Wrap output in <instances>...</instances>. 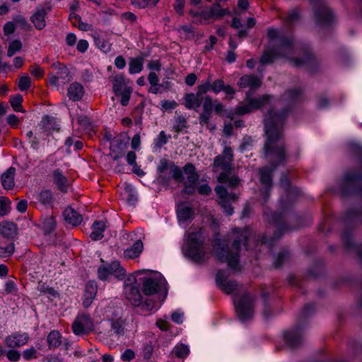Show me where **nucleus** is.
<instances>
[{
    "instance_id": "obj_3",
    "label": "nucleus",
    "mask_w": 362,
    "mask_h": 362,
    "mask_svg": "<svg viewBox=\"0 0 362 362\" xmlns=\"http://www.w3.org/2000/svg\"><path fill=\"white\" fill-rule=\"evenodd\" d=\"M252 233L245 228H235L228 234L226 240L216 239L214 249L216 255L221 262H227L233 269H238L240 246L244 244L247 250L250 249L249 240Z\"/></svg>"
},
{
    "instance_id": "obj_9",
    "label": "nucleus",
    "mask_w": 362,
    "mask_h": 362,
    "mask_svg": "<svg viewBox=\"0 0 362 362\" xmlns=\"http://www.w3.org/2000/svg\"><path fill=\"white\" fill-rule=\"evenodd\" d=\"M310 1L313 2L316 1V4L313 8L316 23L320 26H328L331 25L334 20V16L325 3L322 0Z\"/></svg>"
},
{
    "instance_id": "obj_63",
    "label": "nucleus",
    "mask_w": 362,
    "mask_h": 362,
    "mask_svg": "<svg viewBox=\"0 0 362 362\" xmlns=\"http://www.w3.org/2000/svg\"><path fill=\"white\" fill-rule=\"evenodd\" d=\"M95 43L103 52H107L110 49V45L107 42L102 40L100 38H95Z\"/></svg>"
},
{
    "instance_id": "obj_20",
    "label": "nucleus",
    "mask_w": 362,
    "mask_h": 362,
    "mask_svg": "<svg viewBox=\"0 0 362 362\" xmlns=\"http://www.w3.org/2000/svg\"><path fill=\"white\" fill-rule=\"evenodd\" d=\"M107 228V221L103 219L95 221L92 224V240H100L104 237V233Z\"/></svg>"
},
{
    "instance_id": "obj_15",
    "label": "nucleus",
    "mask_w": 362,
    "mask_h": 362,
    "mask_svg": "<svg viewBox=\"0 0 362 362\" xmlns=\"http://www.w3.org/2000/svg\"><path fill=\"white\" fill-rule=\"evenodd\" d=\"M29 336L25 332H16L7 336L4 342L8 347L17 348L26 344L29 341Z\"/></svg>"
},
{
    "instance_id": "obj_56",
    "label": "nucleus",
    "mask_w": 362,
    "mask_h": 362,
    "mask_svg": "<svg viewBox=\"0 0 362 362\" xmlns=\"http://www.w3.org/2000/svg\"><path fill=\"white\" fill-rule=\"evenodd\" d=\"M52 199V195L49 190H42L38 195V200L43 204L51 203Z\"/></svg>"
},
{
    "instance_id": "obj_16",
    "label": "nucleus",
    "mask_w": 362,
    "mask_h": 362,
    "mask_svg": "<svg viewBox=\"0 0 362 362\" xmlns=\"http://www.w3.org/2000/svg\"><path fill=\"white\" fill-rule=\"evenodd\" d=\"M127 148V142L124 141L122 135L115 136L110 146V155L115 160L123 156Z\"/></svg>"
},
{
    "instance_id": "obj_27",
    "label": "nucleus",
    "mask_w": 362,
    "mask_h": 362,
    "mask_svg": "<svg viewBox=\"0 0 362 362\" xmlns=\"http://www.w3.org/2000/svg\"><path fill=\"white\" fill-rule=\"evenodd\" d=\"M144 249L141 240H136L132 247L124 252V256L127 259H134L139 256Z\"/></svg>"
},
{
    "instance_id": "obj_35",
    "label": "nucleus",
    "mask_w": 362,
    "mask_h": 362,
    "mask_svg": "<svg viewBox=\"0 0 362 362\" xmlns=\"http://www.w3.org/2000/svg\"><path fill=\"white\" fill-rule=\"evenodd\" d=\"M194 212L191 207L180 204L177 208V217L179 220L185 221L192 218Z\"/></svg>"
},
{
    "instance_id": "obj_41",
    "label": "nucleus",
    "mask_w": 362,
    "mask_h": 362,
    "mask_svg": "<svg viewBox=\"0 0 362 362\" xmlns=\"http://www.w3.org/2000/svg\"><path fill=\"white\" fill-rule=\"evenodd\" d=\"M282 230H283L282 226L278 227L276 228V230H275L274 235L272 237H271V236L269 237V236H267V235H264L260 240L261 243L264 244V245L268 244L269 245H271L274 241L280 238V237L282 234V233H281Z\"/></svg>"
},
{
    "instance_id": "obj_43",
    "label": "nucleus",
    "mask_w": 362,
    "mask_h": 362,
    "mask_svg": "<svg viewBox=\"0 0 362 362\" xmlns=\"http://www.w3.org/2000/svg\"><path fill=\"white\" fill-rule=\"evenodd\" d=\"M186 128H187V119L182 115L176 117L175 124L173 127V130L177 133H179Z\"/></svg>"
},
{
    "instance_id": "obj_50",
    "label": "nucleus",
    "mask_w": 362,
    "mask_h": 362,
    "mask_svg": "<svg viewBox=\"0 0 362 362\" xmlns=\"http://www.w3.org/2000/svg\"><path fill=\"white\" fill-rule=\"evenodd\" d=\"M226 293L230 294L238 288V284L235 281L230 280L225 281L219 286Z\"/></svg>"
},
{
    "instance_id": "obj_34",
    "label": "nucleus",
    "mask_w": 362,
    "mask_h": 362,
    "mask_svg": "<svg viewBox=\"0 0 362 362\" xmlns=\"http://www.w3.org/2000/svg\"><path fill=\"white\" fill-rule=\"evenodd\" d=\"M341 238L344 246L348 249L354 248L357 255L362 259V245H355L351 238L350 234L347 231L344 232Z\"/></svg>"
},
{
    "instance_id": "obj_39",
    "label": "nucleus",
    "mask_w": 362,
    "mask_h": 362,
    "mask_svg": "<svg viewBox=\"0 0 362 362\" xmlns=\"http://www.w3.org/2000/svg\"><path fill=\"white\" fill-rule=\"evenodd\" d=\"M69 20L74 26L77 27L81 30L87 31L90 29L89 24L83 23L79 16L71 13L69 16Z\"/></svg>"
},
{
    "instance_id": "obj_23",
    "label": "nucleus",
    "mask_w": 362,
    "mask_h": 362,
    "mask_svg": "<svg viewBox=\"0 0 362 362\" xmlns=\"http://www.w3.org/2000/svg\"><path fill=\"white\" fill-rule=\"evenodd\" d=\"M111 331L117 337L123 336L126 331V320L122 317H112L110 320Z\"/></svg>"
},
{
    "instance_id": "obj_32",
    "label": "nucleus",
    "mask_w": 362,
    "mask_h": 362,
    "mask_svg": "<svg viewBox=\"0 0 362 362\" xmlns=\"http://www.w3.org/2000/svg\"><path fill=\"white\" fill-rule=\"evenodd\" d=\"M47 342L49 349L59 347L62 344V335L57 330L50 332L47 337Z\"/></svg>"
},
{
    "instance_id": "obj_13",
    "label": "nucleus",
    "mask_w": 362,
    "mask_h": 362,
    "mask_svg": "<svg viewBox=\"0 0 362 362\" xmlns=\"http://www.w3.org/2000/svg\"><path fill=\"white\" fill-rule=\"evenodd\" d=\"M190 13L194 16H199L204 20L209 18L219 19L229 14L227 8H223L218 2L214 3L209 8V11H204L200 13H194L192 11Z\"/></svg>"
},
{
    "instance_id": "obj_1",
    "label": "nucleus",
    "mask_w": 362,
    "mask_h": 362,
    "mask_svg": "<svg viewBox=\"0 0 362 362\" xmlns=\"http://www.w3.org/2000/svg\"><path fill=\"white\" fill-rule=\"evenodd\" d=\"M288 115V110L286 108L281 110L271 109L264 119L265 141L262 151L264 158L269 161V165L259 168L257 174L265 202L273 187L274 173L279 165L286 162L288 156L284 134Z\"/></svg>"
},
{
    "instance_id": "obj_33",
    "label": "nucleus",
    "mask_w": 362,
    "mask_h": 362,
    "mask_svg": "<svg viewBox=\"0 0 362 362\" xmlns=\"http://www.w3.org/2000/svg\"><path fill=\"white\" fill-rule=\"evenodd\" d=\"M271 96L268 95H264L259 98H250L249 97V93L247 94V100L251 106L252 110H256L260 108L262 106L265 105L269 102Z\"/></svg>"
},
{
    "instance_id": "obj_64",
    "label": "nucleus",
    "mask_w": 362,
    "mask_h": 362,
    "mask_svg": "<svg viewBox=\"0 0 362 362\" xmlns=\"http://www.w3.org/2000/svg\"><path fill=\"white\" fill-rule=\"evenodd\" d=\"M110 274L109 265L107 267L100 266L98 269V276L100 280L107 279Z\"/></svg>"
},
{
    "instance_id": "obj_45",
    "label": "nucleus",
    "mask_w": 362,
    "mask_h": 362,
    "mask_svg": "<svg viewBox=\"0 0 362 362\" xmlns=\"http://www.w3.org/2000/svg\"><path fill=\"white\" fill-rule=\"evenodd\" d=\"M299 19V14L297 9H292L290 11L286 16L284 18V23L286 26L290 27L293 23L298 21Z\"/></svg>"
},
{
    "instance_id": "obj_61",
    "label": "nucleus",
    "mask_w": 362,
    "mask_h": 362,
    "mask_svg": "<svg viewBox=\"0 0 362 362\" xmlns=\"http://www.w3.org/2000/svg\"><path fill=\"white\" fill-rule=\"evenodd\" d=\"M143 312L149 313L155 307V301L152 299H146L144 303L141 302L139 305Z\"/></svg>"
},
{
    "instance_id": "obj_7",
    "label": "nucleus",
    "mask_w": 362,
    "mask_h": 362,
    "mask_svg": "<svg viewBox=\"0 0 362 362\" xmlns=\"http://www.w3.org/2000/svg\"><path fill=\"white\" fill-rule=\"evenodd\" d=\"M233 151L230 147H225L222 154L217 156L214 161V170L218 169L222 172L218 175L217 180L220 183H226L232 170Z\"/></svg>"
},
{
    "instance_id": "obj_47",
    "label": "nucleus",
    "mask_w": 362,
    "mask_h": 362,
    "mask_svg": "<svg viewBox=\"0 0 362 362\" xmlns=\"http://www.w3.org/2000/svg\"><path fill=\"white\" fill-rule=\"evenodd\" d=\"M23 102V97L21 95H12L10 98L11 105L16 112H23L21 104Z\"/></svg>"
},
{
    "instance_id": "obj_11",
    "label": "nucleus",
    "mask_w": 362,
    "mask_h": 362,
    "mask_svg": "<svg viewBox=\"0 0 362 362\" xmlns=\"http://www.w3.org/2000/svg\"><path fill=\"white\" fill-rule=\"evenodd\" d=\"M214 191L218 196V204L223 208V211L228 216L232 215L233 214V208L231 206V203L237 201V195L233 193H229L227 189L221 185L216 186Z\"/></svg>"
},
{
    "instance_id": "obj_52",
    "label": "nucleus",
    "mask_w": 362,
    "mask_h": 362,
    "mask_svg": "<svg viewBox=\"0 0 362 362\" xmlns=\"http://www.w3.org/2000/svg\"><path fill=\"white\" fill-rule=\"evenodd\" d=\"M31 85V79L28 75H23L20 77L18 86L21 91L28 90Z\"/></svg>"
},
{
    "instance_id": "obj_48",
    "label": "nucleus",
    "mask_w": 362,
    "mask_h": 362,
    "mask_svg": "<svg viewBox=\"0 0 362 362\" xmlns=\"http://www.w3.org/2000/svg\"><path fill=\"white\" fill-rule=\"evenodd\" d=\"M22 42L19 40L12 41L8 45L7 56L9 57L13 56L16 52H19L22 49Z\"/></svg>"
},
{
    "instance_id": "obj_4",
    "label": "nucleus",
    "mask_w": 362,
    "mask_h": 362,
    "mask_svg": "<svg viewBox=\"0 0 362 362\" xmlns=\"http://www.w3.org/2000/svg\"><path fill=\"white\" fill-rule=\"evenodd\" d=\"M206 93L207 87L199 84L196 93H186L183 98V104L188 110H197L203 104V110L199 116V122L202 126L209 124L213 111V99L209 95H204Z\"/></svg>"
},
{
    "instance_id": "obj_38",
    "label": "nucleus",
    "mask_w": 362,
    "mask_h": 362,
    "mask_svg": "<svg viewBox=\"0 0 362 362\" xmlns=\"http://www.w3.org/2000/svg\"><path fill=\"white\" fill-rule=\"evenodd\" d=\"M16 228L14 223L3 222L0 223V233L4 237H11L15 234Z\"/></svg>"
},
{
    "instance_id": "obj_18",
    "label": "nucleus",
    "mask_w": 362,
    "mask_h": 362,
    "mask_svg": "<svg viewBox=\"0 0 362 362\" xmlns=\"http://www.w3.org/2000/svg\"><path fill=\"white\" fill-rule=\"evenodd\" d=\"M238 85L240 88L256 90L261 86L262 80L254 74H245L240 78Z\"/></svg>"
},
{
    "instance_id": "obj_21",
    "label": "nucleus",
    "mask_w": 362,
    "mask_h": 362,
    "mask_svg": "<svg viewBox=\"0 0 362 362\" xmlns=\"http://www.w3.org/2000/svg\"><path fill=\"white\" fill-rule=\"evenodd\" d=\"M90 323V318L88 315H78L72 325V330L75 334L79 335L84 332L86 328H88Z\"/></svg>"
},
{
    "instance_id": "obj_54",
    "label": "nucleus",
    "mask_w": 362,
    "mask_h": 362,
    "mask_svg": "<svg viewBox=\"0 0 362 362\" xmlns=\"http://www.w3.org/2000/svg\"><path fill=\"white\" fill-rule=\"evenodd\" d=\"M57 75L61 83H66L71 80L69 71L66 67L60 68Z\"/></svg>"
},
{
    "instance_id": "obj_53",
    "label": "nucleus",
    "mask_w": 362,
    "mask_h": 362,
    "mask_svg": "<svg viewBox=\"0 0 362 362\" xmlns=\"http://www.w3.org/2000/svg\"><path fill=\"white\" fill-rule=\"evenodd\" d=\"M10 201L6 197H0V216H3L6 215L10 209Z\"/></svg>"
},
{
    "instance_id": "obj_26",
    "label": "nucleus",
    "mask_w": 362,
    "mask_h": 362,
    "mask_svg": "<svg viewBox=\"0 0 362 362\" xmlns=\"http://www.w3.org/2000/svg\"><path fill=\"white\" fill-rule=\"evenodd\" d=\"M183 173L187 175V182L185 184L197 185L199 175L196 172L195 166L192 163H187L183 167Z\"/></svg>"
},
{
    "instance_id": "obj_29",
    "label": "nucleus",
    "mask_w": 362,
    "mask_h": 362,
    "mask_svg": "<svg viewBox=\"0 0 362 362\" xmlns=\"http://www.w3.org/2000/svg\"><path fill=\"white\" fill-rule=\"evenodd\" d=\"M112 83L113 92L115 95H119V93L123 91L125 88H130L125 83V79L123 74H117L112 79Z\"/></svg>"
},
{
    "instance_id": "obj_40",
    "label": "nucleus",
    "mask_w": 362,
    "mask_h": 362,
    "mask_svg": "<svg viewBox=\"0 0 362 362\" xmlns=\"http://www.w3.org/2000/svg\"><path fill=\"white\" fill-rule=\"evenodd\" d=\"M42 125L48 130L59 129V124H58L56 118L50 116H45L42 119Z\"/></svg>"
},
{
    "instance_id": "obj_12",
    "label": "nucleus",
    "mask_w": 362,
    "mask_h": 362,
    "mask_svg": "<svg viewBox=\"0 0 362 362\" xmlns=\"http://www.w3.org/2000/svg\"><path fill=\"white\" fill-rule=\"evenodd\" d=\"M165 281L162 277L143 279L142 290L146 296L153 295L165 288Z\"/></svg>"
},
{
    "instance_id": "obj_49",
    "label": "nucleus",
    "mask_w": 362,
    "mask_h": 362,
    "mask_svg": "<svg viewBox=\"0 0 362 362\" xmlns=\"http://www.w3.org/2000/svg\"><path fill=\"white\" fill-rule=\"evenodd\" d=\"M15 250V245L13 243L4 246H0V257L6 258L11 257Z\"/></svg>"
},
{
    "instance_id": "obj_44",
    "label": "nucleus",
    "mask_w": 362,
    "mask_h": 362,
    "mask_svg": "<svg viewBox=\"0 0 362 362\" xmlns=\"http://www.w3.org/2000/svg\"><path fill=\"white\" fill-rule=\"evenodd\" d=\"M289 252L286 250H282L274 258V267L276 268L280 267L284 262L289 259Z\"/></svg>"
},
{
    "instance_id": "obj_59",
    "label": "nucleus",
    "mask_w": 362,
    "mask_h": 362,
    "mask_svg": "<svg viewBox=\"0 0 362 362\" xmlns=\"http://www.w3.org/2000/svg\"><path fill=\"white\" fill-rule=\"evenodd\" d=\"M252 111L249 103L247 104H241L238 106L235 110V114L238 115H243L248 114Z\"/></svg>"
},
{
    "instance_id": "obj_17",
    "label": "nucleus",
    "mask_w": 362,
    "mask_h": 362,
    "mask_svg": "<svg viewBox=\"0 0 362 362\" xmlns=\"http://www.w3.org/2000/svg\"><path fill=\"white\" fill-rule=\"evenodd\" d=\"M284 336L286 344L291 349L297 348L302 344V333L298 326L293 329L285 332Z\"/></svg>"
},
{
    "instance_id": "obj_60",
    "label": "nucleus",
    "mask_w": 362,
    "mask_h": 362,
    "mask_svg": "<svg viewBox=\"0 0 362 362\" xmlns=\"http://www.w3.org/2000/svg\"><path fill=\"white\" fill-rule=\"evenodd\" d=\"M23 357L24 359H25L27 361L37 358V350L33 347L27 349L23 351Z\"/></svg>"
},
{
    "instance_id": "obj_37",
    "label": "nucleus",
    "mask_w": 362,
    "mask_h": 362,
    "mask_svg": "<svg viewBox=\"0 0 362 362\" xmlns=\"http://www.w3.org/2000/svg\"><path fill=\"white\" fill-rule=\"evenodd\" d=\"M54 180L61 191L66 192L69 187L68 181L59 170L54 172Z\"/></svg>"
},
{
    "instance_id": "obj_36",
    "label": "nucleus",
    "mask_w": 362,
    "mask_h": 362,
    "mask_svg": "<svg viewBox=\"0 0 362 362\" xmlns=\"http://www.w3.org/2000/svg\"><path fill=\"white\" fill-rule=\"evenodd\" d=\"M280 185L288 196L291 194H298V189L292 187L287 175H281L280 179Z\"/></svg>"
},
{
    "instance_id": "obj_57",
    "label": "nucleus",
    "mask_w": 362,
    "mask_h": 362,
    "mask_svg": "<svg viewBox=\"0 0 362 362\" xmlns=\"http://www.w3.org/2000/svg\"><path fill=\"white\" fill-rule=\"evenodd\" d=\"M355 218H358L362 223V211H359L356 209H350L346 215V221H351Z\"/></svg>"
},
{
    "instance_id": "obj_62",
    "label": "nucleus",
    "mask_w": 362,
    "mask_h": 362,
    "mask_svg": "<svg viewBox=\"0 0 362 362\" xmlns=\"http://www.w3.org/2000/svg\"><path fill=\"white\" fill-rule=\"evenodd\" d=\"M29 71L32 76L40 78L44 75L43 69L38 65L34 64L30 66Z\"/></svg>"
},
{
    "instance_id": "obj_2",
    "label": "nucleus",
    "mask_w": 362,
    "mask_h": 362,
    "mask_svg": "<svg viewBox=\"0 0 362 362\" xmlns=\"http://www.w3.org/2000/svg\"><path fill=\"white\" fill-rule=\"evenodd\" d=\"M293 50L294 42L293 37L282 36L280 37V44L278 45L276 48H267L264 50L259 62L262 65H265L273 63L277 57L286 58L293 66H305L310 71H313V69L320 64V61L308 46L304 48L303 59L288 57L293 53Z\"/></svg>"
},
{
    "instance_id": "obj_30",
    "label": "nucleus",
    "mask_w": 362,
    "mask_h": 362,
    "mask_svg": "<svg viewBox=\"0 0 362 362\" xmlns=\"http://www.w3.org/2000/svg\"><path fill=\"white\" fill-rule=\"evenodd\" d=\"M110 274L114 275L117 279H124L126 276V270L121 266L120 262L114 261L109 264Z\"/></svg>"
},
{
    "instance_id": "obj_58",
    "label": "nucleus",
    "mask_w": 362,
    "mask_h": 362,
    "mask_svg": "<svg viewBox=\"0 0 362 362\" xmlns=\"http://www.w3.org/2000/svg\"><path fill=\"white\" fill-rule=\"evenodd\" d=\"M170 138V136H166L164 131H161L155 140V145L158 148H161L163 145L167 144L168 139Z\"/></svg>"
},
{
    "instance_id": "obj_22",
    "label": "nucleus",
    "mask_w": 362,
    "mask_h": 362,
    "mask_svg": "<svg viewBox=\"0 0 362 362\" xmlns=\"http://www.w3.org/2000/svg\"><path fill=\"white\" fill-rule=\"evenodd\" d=\"M64 219L68 224L76 226L81 223L82 216L71 207H67L63 213Z\"/></svg>"
},
{
    "instance_id": "obj_19",
    "label": "nucleus",
    "mask_w": 362,
    "mask_h": 362,
    "mask_svg": "<svg viewBox=\"0 0 362 362\" xmlns=\"http://www.w3.org/2000/svg\"><path fill=\"white\" fill-rule=\"evenodd\" d=\"M304 98L303 91L301 88H293L285 91L283 99L288 103L295 104L302 101Z\"/></svg>"
},
{
    "instance_id": "obj_6",
    "label": "nucleus",
    "mask_w": 362,
    "mask_h": 362,
    "mask_svg": "<svg viewBox=\"0 0 362 362\" xmlns=\"http://www.w3.org/2000/svg\"><path fill=\"white\" fill-rule=\"evenodd\" d=\"M157 171L158 173V179L162 182L168 184L171 179H174L177 182L183 181L182 170L177 166L174 162L170 161L165 158L160 160Z\"/></svg>"
},
{
    "instance_id": "obj_55",
    "label": "nucleus",
    "mask_w": 362,
    "mask_h": 362,
    "mask_svg": "<svg viewBox=\"0 0 362 362\" xmlns=\"http://www.w3.org/2000/svg\"><path fill=\"white\" fill-rule=\"evenodd\" d=\"M132 93V88H127L123 91L120 92L118 95L121 96L120 103L122 106H127L131 98Z\"/></svg>"
},
{
    "instance_id": "obj_24",
    "label": "nucleus",
    "mask_w": 362,
    "mask_h": 362,
    "mask_svg": "<svg viewBox=\"0 0 362 362\" xmlns=\"http://www.w3.org/2000/svg\"><path fill=\"white\" fill-rule=\"evenodd\" d=\"M16 169L13 167H10L7 169L1 176V182L4 189L8 190L14 187L15 181L14 176Z\"/></svg>"
},
{
    "instance_id": "obj_14",
    "label": "nucleus",
    "mask_w": 362,
    "mask_h": 362,
    "mask_svg": "<svg viewBox=\"0 0 362 362\" xmlns=\"http://www.w3.org/2000/svg\"><path fill=\"white\" fill-rule=\"evenodd\" d=\"M51 9L52 7L49 4H47L43 6H39L36 8L30 17V21L34 24L36 29L42 30L46 26L45 18Z\"/></svg>"
},
{
    "instance_id": "obj_10",
    "label": "nucleus",
    "mask_w": 362,
    "mask_h": 362,
    "mask_svg": "<svg viewBox=\"0 0 362 362\" xmlns=\"http://www.w3.org/2000/svg\"><path fill=\"white\" fill-rule=\"evenodd\" d=\"M136 281V277L129 275L124 280V295L126 299L134 306H139L142 296L138 286L134 285Z\"/></svg>"
},
{
    "instance_id": "obj_8",
    "label": "nucleus",
    "mask_w": 362,
    "mask_h": 362,
    "mask_svg": "<svg viewBox=\"0 0 362 362\" xmlns=\"http://www.w3.org/2000/svg\"><path fill=\"white\" fill-rule=\"evenodd\" d=\"M254 298L247 293L243 295L237 301L235 307L239 319L244 322L251 319L254 315Z\"/></svg>"
},
{
    "instance_id": "obj_51",
    "label": "nucleus",
    "mask_w": 362,
    "mask_h": 362,
    "mask_svg": "<svg viewBox=\"0 0 362 362\" xmlns=\"http://www.w3.org/2000/svg\"><path fill=\"white\" fill-rule=\"evenodd\" d=\"M132 4L139 8H145L148 6H155L159 0H131Z\"/></svg>"
},
{
    "instance_id": "obj_28",
    "label": "nucleus",
    "mask_w": 362,
    "mask_h": 362,
    "mask_svg": "<svg viewBox=\"0 0 362 362\" xmlns=\"http://www.w3.org/2000/svg\"><path fill=\"white\" fill-rule=\"evenodd\" d=\"M83 88L78 83H73L68 88V96L73 101L79 100L83 95Z\"/></svg>"
},
{
    "instance_id": "obj_46",
    "label": "nucleus",
    "mask_w": 362,
    "mask_h": 362,
    "mask_svg": "<svg viewBox=\"0 0 362 362\" xmlns=\"http://www.w3.org/2000/svg\"><path fill=\"white\" fill-rule=\"evenodd\" d=\"M42 228L45 233L52 232L56 226V221L53 216H47L42 220Z\"/></svg>"
},
{
    "instance_id": "obj_25",
    "label": "nucleus",
    "mask_w": 362,
    "mask_h": 362,
    "mask_svg": "<svg viewBox=\"0 0 362 362\" xmlns=\"http://www.w3.org/2000/svg\"><path fill=\"white\" fill-rule=\"evenodd\" d=\"M211 75H209L206 80L202 83V86L207 87V92L211 90L213 93L217 94L223 91L225 83L222 79H217L211 83Z\"/></svg>"
},
{
    "instance_id": "obj_5",
    "label": "nucleus",
    "mask_w": 362,
    "mask_h": 362,
    "mask_svg": "<svg viewBox=\"0 0 362 362\" xmlns=\"http://www.w3.org/2000/svg\"><path fill=\"white\" fill-rule=\"evenodd\" d=\"M204 242V238L200 230L189 233L187 240V249L185 252V256L194 262H203L206 255Z\"/></svg>"
},
{
    "instance_id": "obj_31",
    "label": "nucleus",
    "mask_w": 362,
    "mask_h": 362,
    "mask_svg": "<svg viewBox=\"0 0 362 362\" xmlns=\"http://www.w3.org/2000/svg\"><path fill=\"white\" fill-rule=\"evenodd\" d=\"M144 62V57L131 58L129 63V71L131 74L140 73L143 70Z\"/></svg>"
},
{
    "instance_id": "obj_42",
    "label": "nucleus",
    "mask_w": 362,
    "mask_h": 362,
    "mask_svg": "<svg viewBox=\"0 0 362 362\" xmlns=\"http://www.w3.org/2000/svg\"><path fill=\"white\" fill-rule=\"evenodd\" d=\"M189 350L187 345L183 344L176 346L172 351V354L179 358H185L189 354Z\"/></svg>"
}]
</instances>
